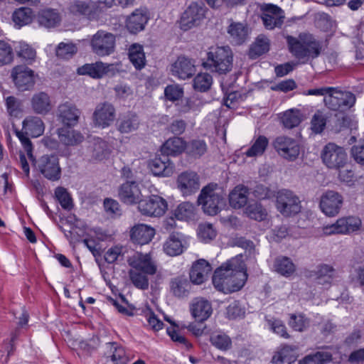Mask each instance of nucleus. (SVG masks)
Returning <instances> with one entry per match:
<instances>
[{
	"instance_id": "e433bc0d",
	"label": "nucleus",
	"mask_w": 364,
	"mask_h": 364,
	"mask_svg": "<svg viewBox=\"0 0 364 364\" xmlns=\"http://www.w3.org/2000/svg\"><path fill=\"white\" fill-rule=\"evenodd\" d=\"M70 127L58 129L60 141L66 146H75L82 142L84 136L77 131L71 129Z\"/></svg>"
},
{
	"instance_id": "2eb2a0df",
	"label": "nucleus",
	"mask_w": 364,
	"mask_h": 364,
	"mask_svg": "<svg viewBox=\"0 0 364 364\" xmlns=\"http://www.w3.org/2000/svg\"><path fill=\"white\" fill-rule=\"evenodd\" d=\"M167 207L166 200L156 195H152L148 198L140 200L138 205V209L141 214L154 217L163 215Z\"/></svg>"
},
{
	"instance_id": "6ab92c4d",
	"label": "nucleus",
	"mask_w": 364,
	"mask_h": 364,
	"mask_svg": "<svg viewBox=\"0 0 364 364\" xmlns=\"http://www.w3.org/2000/svg\"><path fill=\"white\" fill-rule=\"evenodd\" d=\"M115 118V109L109 102L98 104L92 114V121L95 127L106 128L110 126Z\"/></svg>"
},
{
	"instance_id": "e2e57ef3",
	"label": "nucleus",
	"mask_w": 364,
	"mask_h": 364,
	"mask_svg": "<svg viewBox=\"0 0 364 364\" xmlns=\"http://www.w3.org/2000/svg\"><path fill=\"white\" fill-rule=\"evenodd\" d=\"M195 207L188 202L181 203L175 210V215L178 220H186L194 216Z\"/></svg>"
},
{
	"instance_id": "cd10ccee",
	"label": "nucleus",
	"mask_w": 364,
	"mask_h": 364,
	"mask_svg": "<svg viewBox=\"0 0 364 364\" xmlns=\"http://www.w3.org/2000/svg\"><path fill=\"white\" fill-rule=\"evenodd\" d=\"M191 311L193 316L198 321L203 322L212 314L210 301L204 298H196L191 304Z\"/></svg>"
},
{
	"instance_id": "052dcab7",
	"label": "nucleus",
	"mask_w": 364,
	"mask_h": 364,
	"mask_svg": "<svg viewBox=\"0 0 364 364\" xmlns=\"http://www.w3.org/2000/svg\"><path fill=\"white\" fill-rule=\"evenodd\" d=\"M77 51V48L73 43H60L56 48V55L62 59L71 58Z\"/></svg>"
},
{
	"instance_id": "bb28decb",
	"label": "nucleus",
	"mask_w": 364,
	"mask_h": 364,
	"mask_svg": "<svg viewBox=\"0 0 364 364\" xmlns=\"http://www.w3.org/2000/svg\"><path fill=\"white\" fill-rule=\"evenodd\" d=\"M211 270V266L206 260L198 259L192 265L189 274L190 279L193 284H200L205 282Z\"/></svg>"
},
{
	"instance_id": "338daca9",
	"label": "nucleus",
	"mask_w": 364,
	"mask_h": 364,
	"mask_svg": "<svg viewBox=\"0 0 364 364\" xmlns=\"http://www.w3.org/2000/svg\"><path fill=\"white\" fill-rule=\"evenodd\" d=\"M198 236L202 241L208 242L216 236V230L210 223H201L198 228Z\"/></svg>"
},
{
	"instance_id": "0e129e2a",
	"label": "nucleus",
	"mask_w": 364,
	"mask_h": 364,
	"mask_svg": "<svg viewBox=\"0 0 364 364\" xmlns=\"http://www.w3.org/2000/svg\"><path fill=\"white\" fill-rule=\"evenodd\" d=\"M326 115L320 110L316 111L311 121V130L313 132L316 134L321 133L326 127Z\"/></svg>"
},
{
	"instance_id": "c756f323",
	"label": "nucleus",
	"mask_w": 364,
	"mask_h": 364,
	"mask_svg": "<svg viewBox=\"0 0 364 364\" xmlns=\"http://www.w3.org/2000/svg\"><path fill=\"white\" fill-rule=\"evenodd\" d=\"M227 32L232 43L241 45L248 37V28L242 23L232 21L228 27Z\"/></svg>"
},
{
	"instance_id": "09e8293b",
	"label": "nucleus",
	"mask_w": 364,
	"mask_h": 364,
	"mask_svg": "<svg viewBox=\"0 0 364 364\" xmlns=\"http://www.w3.org/2000/svg\"><path fill=\"white\" fill-rule=\"evenodd\" d=\"M17 55L31 65L36 60V52L34 48L25 42H19L15 47Z\"/></svg>"
},
{
	"instance_id": "4c0bfd02",
	"label": "nucleus",
	"mask_w": 364,
	"mask_h": 364,
	"mask_svg": "<svg viewBox=\"0 0 364 364\" xmlns=\"http://www.w3.org/2000/svg\"><path fill=\"white\" fill-rule=\"evenodd\" d=\"M274 269L276 272L285 277H291L296 271V265L287 257H277L274 262Z\"/></svg>"
},
{
	"instance_id": "c85d7f7f",
	"label": "nucleus",
	"mask_w": 364,
	"mask_h": 364,
	"mask_svg": "<svg viewBox=\"0 0 364 364\" xmlns=\"http://www.w3.org/2000/svg\"><path fill=\"white\" fill-rule=\"evenodd\" d=\"M148 20L146 11L137 9L128 17L126 26L130 33H136L144 29Z\"/></svg>"
},
{
	"instance_id": "6e6552de",
	"label": "nucleus",
	"mask_w": 364,
	"mask_h": 364,
	"mask_svg": "<svg viewBox=\"0 0 364 364\" xmlns=\"http://www.w3.org/2000/svg\"><path fill=\"white\" fill-rule=\"evenodd\" d=\"M116 36L105 31H98L90 41V46L94 53L100 57L111 55L114 52Z\"/></svg>"
},
{
	"instance_id": "a19ab883",
	"label": "nucleus",
	"mask_w": 364,
	"mask_h": 364,
	"mask_svg": "<svg viewBox=\"0 0 364 364\" xmlns=\"http://www.w3.org/2000/svg\"><path fill=\"white\" fill-rule=\"evenodd\" d=\"M269 50V40L264 36H259L251 45L249 50V56L252 59H256Z\"/></svg>"
},
{
	"instance_id": "4be33fe9",
	"label": "nucleus",
	"mask_w": 364,
	"mask_h": 364,
	"mask_svg": "<svg viewBox=\"0 0 364 364\" xmlns=\"http://www.w3.org/2000/svg\"><path fill=\"white\" fill-rule=\"evenodd\" d=\"M141 197V190L135 181H127L119 189V198L124 203H139Z\"/></svg>"
},
{
	"instance_id": "864d4df0",
	"label": "nucleus",
	"mask_w": 364,
	"mask_h": 364,
	"mask_svg": "<svg viewBox=\"0 0 364 364\" xmlns=\"http://www.w3.org/2000/svg\"><path fill=\"white\" fill-rule=\"evenodd\" d=\"M332 355L328 352L318 351L315 353L305 356L299 360V364H325L330 362Z\"/></svg>"
},
{
	"instance_id": "a211bd4d",
	"label": "nucleus",
	"mask_w": 364,
	"mask_h": 364,
	"mask_svg": "<svg viewBox=\"0 0 364 364\" xmlns=\"http://www.w3.org/2000/svg\"><path fill=\"white\" fill-rule=\"evenodd\" d=\"M127 262L132 269L143 272L149 275H154L157 272L156 263L148 253L135 252L128 258Z\"/></svg>"
},
{
	"instance_id": "774afa93",
	"label": "nucleus",
	"mask_w": 364,
	"mask_h": 364,
	"mask_svg": "<svg viewBox=\"0 0 364 364\" xmlns=\"http://www.w3.org/2000/svg\"><path fill=\"white\" fill-rule=\"evenodd\" d=\"M13 50L10 45L0 41V65L10 63L13 60Z\"/></svg>"
},
{
	"instance_id": "37998d69",
	"label": "nucleus",
	"mask_w": 364,
	"mask_h": 364,
	"mask_svg": "<svg viewBox=\"0 0 364 364\" xmlns=\"http://www.w3.org/2000/svg\"><path fill=\"white\" fill-rule=\"evenodd\" d=\"M208 150L206 142L203 139H196L186 142V153L191 157L200 158L203 156Z\"/></svg>"
},
{
	"instance_id": "7c9ffc66",
	"label": "nucleus",
	"mask_w": 364,
	"mask_h": 364,
	"mask_svg": "<svg viewBox=\"0 0 364 364\" xmlns=\"http://www.w3.org/2000/svg\"><path fill=\"white\" fill-rule=\"evenodd\" d=\"M37 20L41 26L50 28L60 25L61 16L55 9H44L38 11Z\"/></svg>"
},
{
	"instance_id": "5fc2aeb1",
	"label": "nucleus",
	"mask_w": 364,
	"mask_h": 364,
	"mask_svg": "<svg viewBox=\"0 0 364 364\" xmlns=\"http://www.w3.org/2000/svg\"><path fill=\"white\" fill-rule=\"evenodd\" d=\"M288 324L293 330L303 332L309 327V319L304 314H291Z\"/></svg>"
},
{
	"instance_id": "ea45409f",
	"label": "nucleus",
	"mask_w": 364,
	"mask_h": 364,
	"mask_svg": "<svg viewBox=\"0 0 364 364\" xmlns=\"http://www.w3.org/2000/svg\"><path fill=\"white\" fill-rule=\"evenodd\" d=\"M164 250L166 255L176 256L183 251V245L179 233H172L164 244Z\"/></svg>"
},
{
	"instance_id": "72a5a7b5",
	"label": "nucleus",
	"mask_w": 364,
	"mask_h": 364,
	"mask_svg": "<svg viewBox=\"0 0 364 364\" xmlns=\"http://www.w3.org/2000/svg\"><path fill=\"white\" fill-rule=\"evenodd\" d=\"M336 270L328 264H321L316 267V270L309 275L314 277L316 283L321 285L330 284L335 276Z\"/></svg>"
},
{
	"instance_id": "f3484780",
	"label": "nucleus",
	"mask_w": 364,
	"mask_h": 364,
	"mask_svg": "<svg viewBox=\"0 0 364 364\" xmlns=\"http://www.w3.org/2000/svg\"><path fill=\"white\" fill-rule=\"evenodd\" d=\"M261 18L266 29L280 28L285 18L284 11L279 6L267 4L262 9Z\"/></svg>"
},
{
	"instance_id": "58836bf2",
	"label": "nucleus",
	"mask_w": 364,
	"mask_h": 364,
	"mask_svg": "<svg viewBox=\"0 0 364 364\" xmlns=\"http://www.w3.org/2000/svg\"><path fill=\"white\" fill-rule=\"evenodd\" d=\"M248 189L244 186H237L229 194L230 205L234 208H240L246 205Z\"/></svg>"
},
{
	"instance_id": "0eeeda50",
	"label": "nucleus",
	"mask_w": 364,
	"mask_h": 364,
	"mask_svg": "<svg viewBox=\"0 0 364 364\" xmlns=\"http://www.w3.org/2000/svg\"><path fill=\"white\" fill-rule=\"evenodd\" d=\"M321 159L328 168L338 170L346 164L348 156L343 146L328 142L321 151Z\"/></svg>"
},
{
	"instance_id": "412c9836",
	"label": "nucleus",
	"mask_w": 364,
	"mask_h": 364,
	"mask_svg": "<svg viewBox=\"0 0 364 364\" xmlns=\"http://www.w3.org/2000/svg\"><path fill=\"white\" fill-rule=\"evenodd\" d=\"M171 71L174 77L180 80H186L191 78L195 74L196 66L191 59L181 55L171 65Z\"/></svg>"
},
{
	"instance_id": "20e7f679",
	"label": "nucleus",
	"mask_w": 364,
	"mask_h": 364,
	"mask_svg": "<svg viewBox=\"0 0 364 364\" xmlns=\"http://www.w3.org/2000/svg\"><path fill=\"white\" fill-rule=\"evenodd\" d=\"M232 52L228 46L212 48L207 53L203 67L212 73L226 74L232 68Z\"/></svg>"
},
{
	"instance_id": "f03ea898",
	"label": "nucleus",
	"mask_w": 364,
	"mask_h": 364,
	"mask_svg": "<svg viewBox=\"0 0 364 364\" xmlns=\"http://www.w3.org/2000/svg\"><path fill=\"white\" fill-rule=\"evenodd\" d=\"M286 41L289 51L303 63L318 58L322 50V43L308 32L300 33L297 37L287 35Z\"/></svg>"
},
{
	"instance_id": "393cba45",
	"label": "nucleus",
	"mask_w": 364,
	"mask_h": 364,
	"mask_svg": "<svg viewBox=\"0 0 364 364\" xmlns=\"http://www.w3.org/2000/svg\"><path fill=\"white\" fill-rule=\"evenodd\" d=\"M31 107L34 113L46 115L53 109L51 98L45 92H36L31 99Z\"/></svg>"
},
{
	"instance_id": "de8ad7c7",
	"label": "nucleus",
	"mask_w": 364,
	"mask_h": 364,
	"mask_svg": "<svg viewBox=\"0 0 364 364\" xmlns=\"http://www.w3.org/2000/svg\"><path fill=\"white\" fill-rule=\"evenodd\" d=\"M269 144L268 139L263 135L259 136L252 141L251 146L245 152L247 157L262 156Z\"/></svg>"
},
{
	"instance_id": "8fccbe9b",
	"label": "nucleus",
	"mask_w": 364,
	"mask_h": 364,
	"mask_svg": "<svg viewBox=\"0 0 364 364\" xmlns=\"http://www.w3.org/2000/svg\"><path fill=\"white\" fill-rule=\"evenodd\" d=\"M302 119V114L298 109L287 110L282 117V122L284 127L287 129L297 127Z\"/></svg>"
},
{
	"instance_id": "79ce46f5",
	"label": "nucleus",
	"mask_w": 364,
	"mask_h": 364,
	"mask_svg": "<svg viewBox=\"0 0 364 364\" xmlns=\"http://www.w3.org/2000/svg\"><path fill=\"white\" fill-rule=\"evenodd\" d=\"M191 284L184 277H177L171 279L170 283L171 291L176 297H185L188 295Z\"/></svg>"
},
{
	"instance_id": "aec40b11",
	"label": "nucleus",
	"mask_w": 364,
	"mask_h": 364,
	"mask_svg": "<svg viewBox=\"0 0 364 364\" xmlns=\"http://www.w3.org/2000/svg\"><path fill=\"white\" fill-rule=\"evenodd\" d=\"M81 111L76 105L66 102L58 105L57 118L66 127H75L79 122Z\"/></svg>"
},
{
	"instance_id": "2f4dec72",
	"label": "nucleus",
	"mask_w": 364,
	"mask_h": 364,
	"mask_svg": "<svg viewBox=\"0 0 364 364\" xmlns=\"http://www.w3.org/2000/svg\"><path fill=\"white\" fill-rule=\"evenodd\" d=\"M43 120L36 116H28L23 121V131L31 137H38L44 132Z\"/></svg>"
},
{
	"instance_id": "603ef678",
	"label": "nucleus",
	"mask_w": 364,
	"mask_h": 364,
	"mask_svg": "<svg viewBox=\"0 0 364 364\" xmlns=\"http://www.w3.org/2000/svg\"><path fill=\"white\" fill-rule=\"evenodd\" d=\"M127 248L121 245H117L109 248L105 253L104 258L106 262L113 264L124 259Z\"/></svg>"
},
{
	"instance_id": "a18cd8bd",
	"label": "nucleus",
	"mask_w": 364,
	"mask_h": 364,
	"mask_svg": "<svg viewBox=\"0 0 364 364\" xmlns=\"http://www.w3.org/2000/svg\"><path fill=\"white\" fill-rule=\"evenodd\" d=\"M104 63L101 61L95 63L85 64L77 69V73L82 75H89L92 78L100 79L103 77Z\"/></svg>"
},
{
	"instance_id": "bf43d9fd",
	"label": "nucleus",
	"mask_w": 364,
	"mask_h": 364,
	"mask_svg": "<svg viewBox=\"0 0 364 364\" xmlns=\"http://www.w3.org/2000/svg\"><path fill=\"white\" fill-rule=\"evenodd\" d=\"M265 320L269 328L276 334L284 338H289L290 335L287 332V329L282 321L274 318H269L265 316Z\"/></svg>"
},
{
	"instance_id": "6e6d98bb",
	"label": "nucleus",
	"mask_w": 364,
	"mask_h": 364,
	"mask_svg": "<svg viewBox=\"0 0 364 364\" xmlns=\"http://www.w3.org/2000/svg\"><path fill=\"white\" fill-rule=\"evenodd\" d=\"M213 83L212 76L206 73H198L193 79V88L200 92H205L210 89Z\"/></svg>"
},
{
	"instance_id": "f704fd0d",
	"label": "nucleus",
	"mask_w": 364,
	"mask_h": 364,
	"mask_svg": "<svg viewBox=\"0 0 364 364\" xmlns=\"http://www.w3.org/2000/svg\"><path fill=\"white\" fill-rule=\"evenodd\" d=\"M186 141L180 137H172L166 140L161 148L162 155L175 156L185 151Z\"/></svg>"
},
{
	"instance_id": "69168bd1",
	"label": "nucleus",
	"mask_w": 364,
	"mask_h": 364,
	"mask_svg": "<svg viewBox=\"0 0 364 364\" xmlns=\"http://www.w3.org/2000/svg\"><path fill=\"white\" fill-rule=\"evenodd\" d=\"M55 196L63 209L69 210L73 208L72 198L65 188L58 187L55 191Z\"/></svg>"
},
{
	"instance_id": "c9c22d12",
	"label": "nucleus",
	"mask_w": 364,
	"mask_h": 364,
	"mask_svg": "<svg viewBox=\"0 0 364 364\" xmlns=\"http://www.w3.org/2000/svg\"><path fill=\"white\" fill-rule=\"evenodd\" d=\"M139 126V117L133 112L122 115L117 121V129L122 134L134 132L138 129Z\"/></svg>"
},
{
	"instance_id": "13d9d810",
	"label": "nucleus",
	"mask_w": 364,
	"mask_h": 364,
	"mask_svg": "<svg viewBox=\"0 0 364 364\" xmlns=\"http://www.w3.org/2000/svg\"><path fill=\"white\" fill-rule=\"evenodd\" d=\"M245 213L250 218L258 221L264 220L267 215L266 209L258 203L250 204L246 208Z\"/></svg>"
},
{
	"instance_id": "c03bdc74",
	"label": "nucleus",
	"mask_w": 364,
	"mask_h": 364,
	"mask_svg": "<svg viewBox=\"0 0 364 364\" xmlns=\"http://www.w3.org/2000/svg\"><path fill=\"white\" fill-rule=\"evenodd\" d=\"M33 18V13L31 8L21 7L14 11L12 19L15 25L18 28L31 23Z\"/></svg>"
},
{
	"instance_id": "39448f33",
	"label": "nucleus",
	"mask_w": 364,
	"mask_h": 364,
	"mask_svg": "<svg viewBox=\"0 0 364 364\" xmlns=\"http://www.w3.org/2000/svg\"><path fill=\"white\" fill-rule=\"evenodd\" d=\"M276 208L284 217H293L301 211L299 196L289 189H281L276 193Z\"/></svg>"
},
{
	"instance_id": "49530a36",
	"label": "nucleus",
	"mask_w": 364,
	"mask_h": 364,
	"mask_svg": "<svg viewBox=\"0 0 364 364\" xmlns=\"http://www.w3.org/2000/svg\"><path fill=\"white\" fill-rule=\"evenodd\" d=\"M129 58L136 69L140 70L145 65V55L143 47L133 44L129 48Z\"/></svg>"
},
{
	"instance_id": "f257e3e1",
	"label": "nucleus",
	"mask_w": 364,
	"mask_h": 364,
	"mask_svg": "<svg viewBox=\"0 0 364 364\" xmlns=\"http://www.w3.org/2000/svg\"><path fill=\"white\" fill-rule=\"evenodd\" d=\"M247 279L242 257H236L216 269L213 276V283L218 290L227 294L240 290Z\"/></svg>"
},
{
	"instance_id": "4468645a",
	"label": "nucleus",
	"mask_w": 364,
	"mask_h": 364,
	"mask_svg": "<svg viewBox=\"0 0 364 364\" xmlns=\"http://www.w3.org/2000/svg\"><path fill=\"white\" fill-rule=\"evenodd\" d=\"M361 220L356 217L341 218L333 224L324 226L323 233L326 235L349 234L360 229Z\"/></svg>"
},
{
	"instance_id": "b1692460",
	"label": "nucleus",
	"mask_w": 364,
	"mask_h": 364,
	"mask_svg": "<svg viewBox=\"0 0 364 364\" xmlns=\"http://www.w3.org/2000/svg\"><path fill=\"white\" fill-rule=\"evenodd\" d=\"M149 166L155 176L167 177L174 172V165L166 155L156 156L149 161Z\"/></svg>"
},
{
	"instance_id": "7ed1b4c3",
	"label": "nucleus",
	"mask_w": 364,
	"mask_h": 364,
	"mask_svg": "<svg viewBox=\"0 0 364 364\" xmlns=\"http://www.w3.org/2000/svg\"><path fill=\"white\" fill-rule=\"evenodd\" d=\"M225 196L223 189L218 184L209 183L202 188L198 203L205 214L215 215L225 205Z\"/></svg>"
},
{
	"instance_id": "4d7b16f0",
	"label": "nucleus",
	"mask_w": 364,
	"mask_h": 364,
	"mask_svg": "<svg viewBox=\"0 0 364 364\" xmlns=\"http://www.w3.org/2000/svg\"><path fill=\"white\" fill-rule=\"evenodd\" d=\"M210 343L217 348L226 350L231 347L232 341L230 337L224 333H213L210 336Z\"/></svg>"
},
{
	"instance_id": "473e14b6",
	"label": "nucleus",
	"mask_w": 364,
	"mask_h": 364,
	"mask_svg": "<svg viewBox=\"0 0 364 364\" xmlns=\"http://www.w3.org/2000/svg\"><path fill=\"white\" fill-rule=\"evenodd\" d=\"M296 346L285 345L273 355L272 362L274 364H291L296 359Z\"/></svg>"
},
{
	"instance_id": "423d86ee",
	"label": "nucleus",
	"mask_w": 364,
	"mask_h": 364,
	"mask_svg": "<svg viewBox=\"0 0 364 364\" xmlns=\"http://www.w3.org/2000/svg\"><path fill=\"white\" fill-rule=\"evenodd\" d=\"M355 95L350 91H343L332 87V90L324 97L325 105L331 110L345 113L354 107Z\"/></svg>"
},
{
	"instance_id": "ddd939ff",
	"label": "nucleus",
	"mask_w": 364,
	"mask_h": 364,
	"mask_svg": "<svg viewBox=\"0 0 364 364\" xmlns=\"http://www.w3.org/2000/svg\"><path fill=\"white\" fill-rule=\"evenodd\" d=\"M35 166L47 179L53 181L60 179L61 169L57 156L44 155L36 161Z\"/></svg>"
},
{
	"instance_id": "dca6fc26",
	"label": "nucleus",
	"mask_w": 364,
	"mask_h": 364,
	"mask_svg": "<svg viewBox=\"0 0 364 364\" xmlns=\"http://www.w3.org/2000/svg\"><path fill=\"white\" fill-rule=\"evenodd\" d=\"M103 9L102 0L90 4L82 1H75L72 2L68 7L71 14L76 16H85L90 20L97 18Z\"/></svg>"
},
{
	"instance_id": "5701e85b",
	"label": "nucleus",
	"mask_w": 364,
	"mask_h": 364,
	"mask_svg": "<svg viewBox=\"0 0 364 364\" xmlns=\"http://www.w3.org/2000/svg\"><path fill=\"white\" fill-rule=\"evenodd\" d=\"M177 184L179 190L186 196L195 193L200 186L198 176L193 171L181 173L178 177Z\"/></svg>"
},
{
	"instance_id": "f8f14e48",
	"label": "nucleus",
	"mask_w": 364,
	"mask_h": 364,
	"mask_svg": "<svg viewBox=\"0 0 364 364\" xmlns=\"http://www.w3.org/2000/svg\"><path fill=\"white\" fill-rule=\"evenodd\" d=\"M205 7L203 4L193 2L184 11L180 19V28L188 31L198 26L205 17Z\"/></svg>"
},
{
	"instance_id": "3c124183",
	"label": "nucleus",
	"mask_w": 364,
	"mask_h": 364,
	"mask_svg": "<svg viewBox=\"0 0 364 364\" xmlns=\"http://www.w3.org/2000/svg\"><path fill=\"white\" fill-rule=\"evenodd\" d=\"M129 277L135 287L141 290H146L149 288V282L147 276L143 272H139L130 269L128 272Z\"/></svg>"
},
{
	"instance_id": "680f3d73",
	"label": "nucleus",
	"mask_w": 364,
	"mask_h": 364,
	"mask_svg": "<svg viewBox=\"0 0 364 364\" xmlns=\"http://www.w3.org/2000/svg\"><path fill=\"white\" fill-rule=\"evenodd\" d=\"M112 353L107 356L114 364H127L128 358L123 347L119 346L116 343H109Z\"/></svg>"
},
{
	"instance_id": "a878e982",
	"label": "nucleus",
	"mask_w": 364,
	"mask_h": 364,
	"mask_svg": "<svg viewBox=\"0 0 364 364\" xmlns=\"http://www.w3.org/2000/svg\"><path fill=\"white\" fill-rule=\"evenodd\" d=\"M155 235V230L144 224L134 225L130 231V239L134 243L141 245L148 244Z\"/></svg>"
},
{
	"instance_id": "9b49d317",
	"label": "nucleus",
	"mask_w": 364,
	"mask_h": 364,
	"mask_svg": "<svg viewBox=\"0 0 364 364\" xmlns=\"http://www.w3.org/2000/svg\"><path fill=\"white\" fill-rule=\"evenodd\" d=\"M38 75L26 65L15 66L11 70V77L18 90L23 92L33 89Z\"/></svg>"
},
{
	"instance_id": "1a4fd4ad",
	"label": "nucleus",
	"mask_w": 364,
	"mask_h": 364,
	"mask_svg": "<svg viewBox=\"0 0 364 364\" xmlns=\"http://www.w3.org/2000/svg\"><path fill=\"white\" fill-rule=\"evenodd\" d=\"M272 146L282 158L289 161H295L300 153L299 142L294 138L280 135L272 141Z\"/></svg>"
},
{
	"instance_id": "9d476101",
	"label": "nucleus",
	"mask_w": 364,
	"mask_h": 364,
	"mask_svg": "<svg viewBox=\"0 0 364 364\" xmlns=\"http://www.w3.org/2000/svg\"><path fill=\"white\" fill-rule=\"evenodd\" d=\"M343 201V196L340 193L328 190L320 197L319 208L325 215L335 217L340 213Z\"/></svg>"
}]
</instances>
